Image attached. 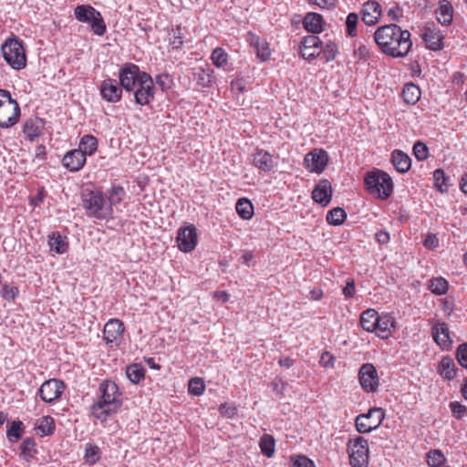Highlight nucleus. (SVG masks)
Listing matches in <instances>:
<instances>
[{"label": "nucleus", "mask_w": 467, "mask_h": 467, "mask_svg": "<svg viewBox=\"0 0 467 467\" xmlns=\"http://www.w3.org/2000/svg\"><path fill=\"white\" fill-rule=\"evenodd\" d=\"M121 87L127 92H132L134 101L140 106H147L154 100L155 88L151 76L141 71L138 65L124 64L119 72Z\"/></svg>", "instance_id": "nucleus-1"}, {"label": "nucleus", "mask_w": 467, "mask_h": 467, "mask_svg": "<svg viewBox=\"0 0 467 467\" xmlns=\"http://www.w3.org/2000/svg\"><path fill=\"white\" fill-rule=\"evenodd\" d=\"M410 36L409 30H403L396 24L382 26L374 34L379 49L392 57H404L409 54L412 47Z\"/></svg>", "instance_id": "nucleus-2"}, {"label": "nucleus", "mask_w": 467, "mask_h": 467, "mask_svg": "<svg viewBox=\"0 0 467 467\" xmlns=\"http://www.w3.org/2000/svg\"><path fill=\"white\" fill-rule=\"evenodd\" d=\"M100 397L89 407V416L100 423L116 415L122 405V393L116 381H103Z\"/></svg>", "instance_id": "nucleus-3"}, {"label": "nucleus", "mask_w": 467, "mask_h": 467, "mask_svg": "<svg viewBox=\"0 0 467 467\" xmlns=\"http://www.w3.org/2000/svg\"><path fill=\"white\" fill-rule=\"evenodd\" d=\"M82 202L88 216L98 220H108L113 217V208H110V204H108L102 192L86 191L82 194Z\"/></svg>", "instance_id": "nucleus-4"}, {"label": "nucleus", "mask_w": 467, "mask_h": 467, "mask_svg": "<svg viewBox=\"0 0 467 467\" xmlns=\"http://www.w3.org/2000/svg\"><path fill=\"white\" fill-rule=\"evenodd\" d=\"M367 191L381 200H387L393 192L391 177L384 171L373 169L364 179Z\"/></svg>", "instance_id": "nucleus-5"}, {"label": "nucleus", "mask_w": 467, "mask_h": 467, "mask_svg": "<svg viewBox=\"0 0 467 467\" xmlns=\"http://www.w3.org/2000/svg\"><path fill=\"white\" fill-rule=\"evenodd\" d=\"M3 57L14 69H22L26 65L23 42L18 37L7 38L1 47Z\"/></svg>", "instance_id": "nucleus-6"}, {"label": "nucleus", "mask_w": 467, "mask_h": 467, "mask_svg": "<svg viewBox=\"0 0 467 467\" xmlns=\"http://www.w3.org/2000/svg\"><path fill=\"white\" fill-rule=\"evenodd\" d=\"M385 419L382 408L374 407L367 413L358 415L355 420V426L359 433H368L380 426Z\"/></svg>", "instance_id": "nucleus-7"}, {"label": "nucleus", "mask_w": 467, "mask_h": 467, "mask_svg": "<svg viewBox=\"0 0 467 467\" xmlns=\"http://www.w3.org/2000/svg\"><path fill=\"white\" fill-rule=\"evenodd\" d=\"M368 441L360 436L352 439V467H368Z\"/></svg>", "instance_id": "nucleus-8"}, {"label": "nucleus", "mask_w": 467, "mask_h": 467, "mask_svg": "<svg viewBox=\"0 0 467 467\" xmlns=\"http://www.w3.org/2000/svg\"><path fill=\"white\" fill-rule=\"evenodd\" d=\"M20 108L16 100H10L2 103L0 107V128L14 126L19 119Z\"/></svg>", "instance_id": "nucleus-9"}, {"label": "nucleus", "mask_w": 467, "mask_h": 467, "mask_svg": "<svg viewBox=\"0 0 467 467\" xmlns=\"http://www.w3.org/2000/svg\"><path fill=\"white\" fill-rule=\"evenodd\" d=\"M176 241L181 251L184 253L192 251L197 244L196 228L192 224L180 228Z\"/></svg>", "instance_id": "nucleus-10"}, {"label": "nucleus", "mask_w": 467, "mask_h": 467, "mask_svg": "<svg viewBox=\"0 0 467 467\" xmlns=\"http://www.w3.org/2000/svg\"><path fill=\"white\" fill-rule=\"evenodd\" d=\"M304 162L310 172L319 174L327 167L328 156L324 150H314L305 156Z\"/></svg>", "instance_id": "nucleus-11"}, {"label": "nucleus", "mask_w": 467, "mask_h": 467, "mask_svg": "<svg viewBox=\"0 0 467 467\" xmlns=\"http://www.w3.org/2000/svg\"><path fill=\"white\" fill-rule=\"evenodd\" d=\"M123 89L119 80L107 78L101 82L99 91L104 100L109 103H117L122 98Z\"/></svg>", "instance_id": "nucleus-12"}, {"label": "nucleus", "mask_w": 467, "mask_h": 467, "mask_svg": "<svg viewBox=\"0 0 467 467\" xmlns=\"http://www.w3.org/2000/svg\"><path fill=\"white\" fill-rule=\"evenodd\" d=\"M333 189L327 179L320 180L312 191V199L322 207L327 206L332 199Z\"/></svg>", "instance_id": "nucleus-13"}, {"label": "nucleus", "mask_w": 467, "mask_h": 467, "mask_svg": "<svg viewBox=\"0 0 467 467\" xmlns=\"http://www.w3.org/2000/svg\"><path fill=\"white\" fill-rule=\"evenodd\" d=\"M124 330V325L119 319L111 318L104 326L103 338L107 344L119 345Z\"/></svg>", "instance_id": "nucleus-14"}, {"label": "nucleus", "mask_w": 467, "mask_h": 467, "mask_svg": "<svg viewBox=\"0 0 467 467\" xmlns=\"http://www.w3.org/2000/svg\"><path fill=\"white\" fill-rule=\"evenodd\" d=\"M374 329V333L380 338L386 339L389 338L395 330L396 327V320L395 318L389 313L379 314V318L376 320Z\"/></svg>", "instance_id": "nucleus-15"}, {"label": "nucleus", "mask_w": 467, "mask_h": 467, "mask_svg": "<svg viewBox=\"0 0 467 467\" xmlns=\"http://www.w3.org/2000/svg\"><path fill=\"white\" fill-rule=\"evenodd\" d=\"M64 389V381H44L39 389L40 397L50 403L59 398Z\"/></svg>", "instance_id": "nucleus-16"}, {"label": "nucleus", "mask_w": 467, "mask_h": 467, "mask_svg": "<svg viewBox=\"0 0 467 467\" xmlns=\"http://www.w3.org/2000/svg\"><path fill=\"white\" fill-rule=\"evenodd\" d=\"M87 158L78 149L68 150L62 159L63 166L69 171L76 172L80 171L85 163Z\"/></svg>", "instance_id": "nucleus-17"}, {"label": "nucleus", "mask_w": 467, "mask_h": 467, "mask_svg": "<svg viewBox=\"0 0 467 467\" xmlns=\"http://www.w3.org/2000/svg\"><path fill=\"white\" fill-rule=\"evenodd\" d=\"M252 164L260 171L267 172L274 168V157L263 149H256L252 154Z\"/></svg>", "instance_id": "nucleus-18"}, {"label": "nucleus", "mask_w": 467, "mask_h": 467, "mask_svg": "<svg viewBox=\"0 0 467 467\" xmlns=\"http://www.w3.org/2000/svg\"><path fill=\"white\" fill-rule=\"evenodd\" d=\"M432 337L434 341L443 349H449L452 345L448 325L443 322L433 326Z\"/></svg>", "instance_id": "nucleus-19"}, {"label": "nucleus", "mask_w": 467, "mask_h": 467, "mask_svg": "<svg viewBox=\"0 0 467 467\" xmlns=\"http://www.w3.org/2000/svg\"><path fill=\"white\" fill-rule=\"evenodd\" d=\"M422 39L424 40L427 47L431 50L438 51L443 48V36L435 27L424 28Z\"/></svg>", "instance_id": "nucleus-20"}, {"label": "nucleus", "mask_w": 467, "mask_h": 467, "mask_svg": "<svg viewBox=\"0 0 467 467\" xmlns=\"http://www.w3.org/2000/svg\"><path fill=\"white\" fill-rule=\"evenodd\" d=\"M381 16L380 5L376 1H368L363 5L362 20L368 26L375 25Z\"/></svg>", "instance_id": "nucleus-21"}, {"label": "nucleus", "mask_w": 467, "mask_h": 467, "mask_svg": "<svg viewBox=\"0 0 467 467\" xmlns=\"http://www.w3.org/2000/svg\"><path fill=\"white\" fill-rule=\"evenodd\" d=\"M391 163L400 173H406L410 170V157L400 150H394L391 152Z\"/></svg>", "instance_id": "nucleus-22"}, {"label": "nucleus", "mask_w": 467, "mask_h": 467, "mask_svg": "<svg viewBox=\"0 0 467 467\" xmlns=\"http://www.w3.org/2000/svg\"><path fill=\"white\" fill-rule=\"evenodd\" d=\"M44 128V120L39 118L27 119L23 126V132L25 138L30 141L35 140L36 138L41 135Z\"/></svg>", "instance_id": "nucleus-23"}, {"label": "nucleus", "mask_w": 467, "mask_h": 467, "mask_svg": "<svg viewBox=\"0 0 467 467\" xmlns=\"http://www.w3.org/2000/svg\"><path fill=\"white\" fill-rule=\"evenodd\" d=\"M323 24L322 16L314 12L307 13L303 20L304 28L312 34L322 32L324 29Z\"/></svg>", "instance_id": "nucleus-24"}, {"label": "nucleus", "mask_w": 467, "mask_h": 467, "mask_svg": "<svg viewBox=\"0 0 467 467\" xmlns=\"http://www.w3.org/2000/svg\"><path fill=\"white\" fill-rule=\"evenodd\" d=\"M453 8L447 0H441L436 11L437 20L444 26H448L452 21Z\"/></svg>", "instance_id": "nucleus-25"}, {"label": "nucleus", "mask_w": 467, "mask_h": 467, "mask_svg": "<svg viewBox=\"0 0 467 467\" xmlns=\"http://www.w3.org/2000/svg\"><path fill=\"white\" fill-rule=\"evenodd\" d=\"M251 45L254 47L257 57L265 62L270 58L271 51L268 43L258 36H251Z\"/></svg>", "instance_id": "nucleus-26"}, {"label": "nucleus", "mask_w": 467, "mask_h": 467, "mask_svg": "<svg viewBox=\"0 0 467 467\" xmlns=\"http://www.w3.org/2000/svg\"><path fill=\"white\" fill-rule=\"evenodd\" d=\"M78 150L87 158L93 155L98 150V140L93 135H84L78 144Z\"/></svg>", "instance_id": "nucleus-27"}, {"label": "nucleus", "mask_w": 467, "mask_h": 467, "mask_svg": "<svg viewBox=\"0 0 467 467\" xmlns=\"http://www.w3.org/2000/svg\"><path fill=\"white\" fill-rule=\"evenodd\" d=\"M48 244L51 251L57 254H65L68 249V243L66 236L61 235L59 233H52L49 235Z\"/></svg>", "instance_id": "nucleus-28"}, {"label": "nucleus", "mask_w": 467, "mask_h": 467, "mask_svg": "<svg viewBox=\"0 0 467 467\" xmlns=\"http://www.w3.org/2000/svg\"><path fill=\"white\" fill-rule=\"evenodd\" d=\"M97 11V9L89 5H80L76 6L74 15L78 21L89 24L92 19L96 18Z\"/></svg>", "instance_id": "nucleus-29"}, {"label": "nucleus", "mask_w": 467, "mask_h": 467, "mask_svg": "<svg viewBox=\"0 0 467 467\" xmlns=\"http://www.w3.org/2000/svg\"><path fill=\"white\" fill-rule=\"evenodd\" d=\"M20 457L26 462H30L37 453L35 440L31 437L24 439L20 445Z\"/></svg>", "instance_id": "nucleus-30"}, {"label": "nucleus", "mask_w": 467, "mask_h": 467, "mask_svg": "<svg viewBox=\"0 0 467 467\" xmlns=\"http://www.w3.org/2000/svg\"><path fill=\"white\" fill-rule=\"evenodd\" d=\"M439 372L444 379H453L457 377L456 365L449 357L443 358L439 365Z\"/></svg>", "instance_id": "nucleus-31"}, {"label": "nucleus", "mask_w": 467, "mask_h": 467, "mask_svg": "<svg viewBox=\"0 0 467 467\" xmlns=\"http://www.w3.org/2000/svg\"><path fill=\"white\" fill-rule=\"evenodd\" d=\"M379 318V313L374 309H368L360 315L359 323L364 330L373 332L377 328L375 327L376 320Z\"/></svg>", "instance_id": "nucleus-32"}, {"label": "nucleus", "mask_w": 467, "mask_h": 467, "mask_svg": "<svg viewBox=\"0 0 467 467\" xmlns=\"http://www.w3.org/2000/svg\"><path fill=\"white\" fill-rule=\"evenodd\" d=\"M420 95L421 92L420 88L413 83L406 84L402 89L403 99L410 105L416 104L419 101Z\"/></svg>", "instance_id": "nucleus-33"}, {"label": "nucleus", "mask_w": 467, "mask_h": 467, "mask_svg": "<svg viewBox=\"0 0 467 467\" xmlns=\"http://www.w3.org/2000/svg\"><path fill=\"white\" fill-rule=\"evenodd\" d=\"M194 78L197 81V85L202 88L210 87L214 79L213 70L211 67H199L194 73Z\"/></svg>", "instance_id": "nucleus-34"}, {"label": "nucleus", "mask_w": 467, "mask_h": 467, "mask_svg": "<svg viewBox=\"0 0 467 467\" xmlns=\"http://www.w3.org/2000/svg\"><path fill=\"white\" fill-rule=\"evenodd\" d=\"M236 213L244 220H250L254 215V205L247 198H241L235 205Z\"/></svg>", "instance_id": "nucleus-35"}, {"label": "nucleus", "mask_w": 467, "mask_h": 467, "mask_svg": "<svg viewBox=\"0 0 467 467\" xmlns=\"http://www.w3.org/2000/svg\"><path fill=\"white\" fill-rule=\"evenodd\" d=\"M25 431L24 423L21 420H13L7 428L6 437L12 443L16 442Z\"/></svg>", "instance_id": "nucleus-36"}, {"label": "nucleus", "mask_w": 467, "mask_h": 467, "mask_svg": "<svg viewBox=\"0 0 467 467\" xmlns=\"http://www.w3.org/2000/svg\"><path fill=\"white\" fill-rule=\"evenodd\" d=\"M429 289L436 296L445 295L449 289V283L441 276L433 277L429 281Z\"/></svg>", "instance_id": "nucleus-37"}, {"label": "nucleus", "mask_w": 467, "mask_h": 467, "mask_svg": "<svg viewBox=\"0 0 467 467\" xmlns=\"http://www.w3.org/2000/svg\"><path fill=\"white\" fill-rule=\"evenodd\" d=\"M55 429V420L51 416L42 417L37 423V430L41 433V436H48L53 434Z\"/></svg>", "instance_id": "nucleus-38"}, {"label": "nucleus", "mask_w": 467, "mask_h": 467, "mask_svg": "<svg viewBox=\"0 0 467 467\" xmlns=\"http://www.w3.org/2000/svg\"><path fill=\"white\" fill-rule=\"evenodd\" d=\"M347 218V213L343 208L337 207L327 214V222L331 225H340Z\"/></svg>", "instance_id": "nucleus-39"}, {"label": "nucleus", "mask_w": 467, "mask_h": 467, "mask_svg": "<svg viewBox=\"0 0 467 467\" xmlns=\"http://www.w3.org/2000/svg\"><path fill=\"white\" fill-rule=\"evenodd\" d=\"M124 195L125 191L123 187L119 185L112 186L109 192L108 198H106L108 201V204H110V208H112L114 205H117L121 202Z\"/></svg>", "instance_id": "nucleus-40"}, {"label": "nucleus", "mask_w": 467, "mask_h": 467, "mask_svg": "<svg viewBox=\"0 0 467 467\" xmlns=\"http://www.w3.org/2000/svg\"><path fill=\"white\" fill-rule=\"evenodd\" d=\"M100 458L99 448L92 443H88L85 448L84 459L89 465H93L99 462Z\"/></svg>", "instance_id": "nucleus-41"}, {"label": "nucleus", "mask_w": 467, "mask_h": 467, "mask_svg": "<svg viewBox=\"0 0 467 467\" xmlns=\"http://www.w3.org/2000/svg\"><path fill=\"white\" fill-rule=\"evenodd\" d=\"M446 462V458L441 450H431L427 453V463L431 467H439Z\"/></svg>", "instance_id": "nucleus-42"}, {"label": "nucleus", "mask_w": 467, "mask_h": 467, "mask_svg": "<svg viewBox=\"0 0 467 467\" xmlns=\"http://www.w3.org/2000/svg\"><path fill=\"white\" fill-rule=\"evenodd\" d=\"M126 376L128 379H143L145 368L138 363L130 364L126 368Z\"/></svg>", "instance_id": "nucleus-43"}, {"label": "nucleus", "mask_w": 467, "mask_h": 467, "mask_svg": "<svg viewBox=\"0 0 467 467\" xmlns=\"http://www.w3.org/2000/svg\"><path fill=\"white\" fill-rule=\"evenodd\" d=\"M170 45L174 49H179L183 45V35L182 28L181 26H177L175 28H171L170 33Z\"/></svg>", "instance_id": "nucleus-44"}, {"label": "nucleus", "mask_w": 467, "mask_h": 467, "mask_svg": "<svg viewBox=\"0 0 467 467\" xmlns=\"http://www.w3.org/2000/svg\"><path fill=\"white\" fill-rule=\"evenodd\" d=\"M260 449L263 454L272 457L275 452V441L270 435H264L260 441Z\"/></svg>", "instance_id": "nucleus-45"}, {"label": "nucleus", "mask_w": 467, "mask_h": 467, "mask_svg": "<svg viewBox=\"0 0 467 467\" xmlns=\"http://www.w3.org/2000/svg\"><path fill=\"white\" fill-rule=\"evenodd\" d=\"M433 179L435 182L436 188L443 192L448 190V184L447 181L449 180V177L446 176L445 172L441 169H437L433 172Z\"/></svg>", "instance_id": "nucleus-46"}, {"label": "nucleus", "mask_w": 467, "mask_h": 467, "mask_svg": "<svg viewBox=\"0 0 467 467\" xmlns=\"http://www.w3.org/2000/svg\"><path fill=\"white\" fill-rule=\"evenodd\" d=\"M378 373L376 368L370 364L366 363L361 366L358 370V379H377Z\"/></svg>", "instance_id": "nucleus-47"}, {"label": "nucleus", "mask_w": 467, "mask_h": 467, "mask_svg": "<svg viewBox=\"0 0 467 467\" xmlns=\"http://www.w3.org/2000/svg\"><path fill=\"white\" fill-rule=\"evenodd\" d=\"M96 16V18L92 19V21L89 23L91 30L97 36H103L107 29L106 24L99 11H97Z\"/></svg>", "instance_id": "nucleus-48"}, {"label": "nucleus", "mask_w": 467, "mask_h": 467, "mask_svg": "<svg viewBox=\"0 0 467 467\" xmlns=\"http://www.w3.org/2000/svg\"><path fill=\"white\" fill-rule=\"evenodd\" d=\"M290 467H316L315 462L303 454L290 457Z\"/></svg>", "instance_id": "nucleus-49"}, {"label": "nucleus", "mask_w": 467, "mask_h": 467, "mask_svg": "<svg viewBox=\"0 0 467 467\" xmlns=\"http://www.w3.org/2000/svg\"><path fill=\"white\" fill-rule=\"evenodd\" d=\"M228 55L222 47H216L211 56V59L214 66L222 67L227 63Z\"/></svg>", "instance_id": "nucleus-50"}, {"label": "nucleus", "mask_w": 467, "mask_h": 467, "mask_svg": "<svg viewBox=\"0 0 467 467\" xmlns=\"http://www.w3.org/2000/svg\"><path fill=\"white\" fill-rule=\"evenodd\" d=\"M322 41L315 35L305 36L302 41L300 47H306L307 49L312 48L314 51L321 50Z\"/></svg>", "instance_id": "nucleus-51"}, {"label": "nucleus", "mask_w": 467, "mask_h": 467, "mask_svg": "<svg viewBox=\"0 0 467 467\" xmlns=\"http://www.w3.org/2000/svg\"><path fill=\"white\" fill-rule=\"evenodd\" d=\"M337 53V48L334 42L328 41L325 47L321 46V55L327 62L335 59Z\"/></svg>", "instance_id": "nucleus-52"}, {"label": "nucleus", "mask_w": 467, "mask_h": 467, "mask_svg": "<svg viewBox=\"0 0 467 467\" xmlns=\"http://www.w3.org/2000/svg\"><path fill=\"white\" fill-rule=\"evenodd\" d=\"M18 295L16 286L11 284H5L2 287L1 296L6 301H14Z\"/></svg>", "instance_id": "nucleus-53"}, {"label": "nucleus", "mask_w": 467, "mask_h": 467, "mask_svg": "<svg viewBox=\"0 0 467 467\" xmlns=\"http://www.w3.org/2000/svg\"><path fill=\"white\" fill-rule=\"evenodd\" d=\"M413 154L418 161H425L429 155V149L425 143L417 141L413 146Z\"/></svg>", "instance_id": "nucleus-54"}, {"label": "nucleus", "mask_w": 467, "mask_h": 467, "mask_svg": "<svg viewBox=\"0 0 467 467\" xmlns=\"http://www.w3.org/2000/svg\"><path fill=\"white\" fill-rule=\"evenodd\" d=\"M450 409L452 415L458 420L462 419L467 413V407L459 401L451 402Z\"/></svg>", "instance_id": "nucleus-55"}, {"label": "nucleus", "mask_w": 467, "mask_h": 467, "mask_svg": "<svg viewBox=\"0 0 467 467\" xmlns=\"http://www.w3.org/2000/svg\"><path fill=\"white\" fill-rule=\"evenodd\" d=\"M204 389V381H188V391L191 395L201 396Z\"/></svg>", "instance_id": "nucleus-56"}, {"label": "nucleus", "mask_w": 467, "mask_h": 467, "mask_svg": "<svg viewBox=\"0 0 467 467\" xmlns=\"http://www.w3.org/2000/svg\"><path fill=\"white\" fill-rule=\"evenodd\" d=\"M456 357L459 364L467 368V342L458 347Z\"/></svg>", "instance_id": "nucleus-57"}, {"label": "nucleus", "mask_w": 467, "mask_h": 467, "mask_svg": "<svg viewBox=\"0 0 467 467\" xmlns=\"http://www.w3.org/2000/svg\"><path fill=\"white\" fill-rule=\"evenodd\" d=\"M220 413L229 419H233L237 414V409L231 404L228 403H223L219 407Z\"/></svg>", "instance_id": "nucleus-58"}, {"label": "nucleus", "mask_w": 467, "mask_h": 467, "mask_svg": "<svg viewBox=\"0 0 467 467\" xmlns=\"http://www.w3.org/2000/svg\"><path fill=\"white\" fill-rule=\"evenodd\" d=\"M155 83L162 91L167 90L171 87V79L168 74H159L155 77Z\"/></svg>", "instance_id": "nucleus-59"}, {"label": "nucleus", "mask_w": 467, "mask_h": 467, "mask_svg": "<svg viewBox=\"0 0 467 467\" xmlns=\"http://www.w3.org/2000/svg\"><path fill=\"white\" fill-rule=\"evenodd\" d=\"M301 56L307 60H312L321 55V50L314 51V49L306 47H300Z\"/></svg>", "instance_id": "nucleus-60"}, {"label": "nucleus", "mask_w": 467, "mask_h": 467, "mask_svg": "<svg viewBox=\"0 0 467 467\" xmlns=\"http://www.w3.org/2000/svg\"><path fill=\"white\" fill-rule=\"evenodd\" d=\"M423 245L429 249L436 248L439 245V240H438L436 234H428L423 242Z\"/></svg>", "instance_id": "nucleus-61"}, {"label": "nucleus", "mask_w": 467, "mask_h": 467, "mask_svg": "<svg viewBox=\"0 0 467 467\" xmlns=\"http://www.w3.org/2000/svg\"><path fill=\"white\" fill-rule=\"evenodd\" d=\"M335 358L329 352H323L320 357V364L324 368L333 367Z\"/></svg>", "instance_id": "nucleus-62"}, {"label": "nucleus", "mask_w": 467, "mask_h": 467, "mask_svg": "<svg viewBox=\"0 0 467 467\" xmlns=\"http://www.w3.org/2000/svg\"><path fill=\"white\" fill-rule=\"evenodd\" d=\"M363 389L368 392H375L379 388V381H359Z\"/></svg>", "instance_id": "nucleus-63"}, {"label": "nucleus", "mask_w": 467, "mask_h": 467, "mask_svg": "<svg viewBox=\"0 0 467 467\" xmlns=\"http://www.w3.org/2000/svg\"><path fill=\"white\" fill-rule=\"evenodd\" d=\"M376 240L379 244H385L389 242V234L386 231H379L375 234Z\"/></svg>", "instance_id": "nucleus-64"}]
</instances>
